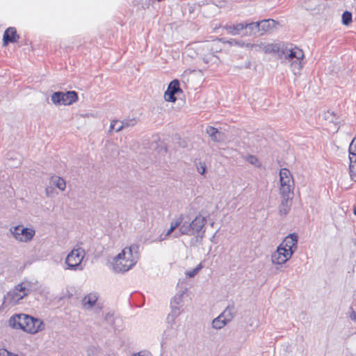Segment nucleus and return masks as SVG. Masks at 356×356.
<instances>
[{"mask_svg": "<svg viewBox=\"0 0 356 356\" xmlns=\"http://www.w3.org/2000/svg\"><path fill=\"white\" fill-rule=\"evenodd\" d=\"M12 238L19 243H29L33 241L36 230L33 225L24 226L22 224L12 225L9 228Z\"/></svg>", "mask_w": 356, "mask_h": 356, "instance_id": "obj_7", "label": "nucleus"}, {"mask_svg": "<svg viewBox=\"0 0 356 356\" xmlns=\"http://www.w3.org/2000/svg\"><path fill=\"white\" fill-rule=\"evenodd\" d=\"M279 175L280 195L291 196L294 189V181L291 172L287 168H282Z\"/></svg>", "mask_w": 356, "mask_h": 356, "instance_id": "obj_8", "label": "nucleus"}, {"mask_svg": "<svg viewBox=\"0 0 356 356\" xmlns=\"http://www.w3.org/2000/svg\"><path fill=\"white\" fill-rule=\"evenodd\" d=\"M232 45H238L239 47H246L247 43H245L243 41H238L236 40H232L229 42Z\"/></svg>", "mask_w": 356, "mask_h": 356, "instance_id": "obj_36", "label": "nucleus"}, {"mask_svg": "<svg viewBox=\"0 0 356 356\" xmlns=\"http://www.w3.org/2000/svg\"><path fill=\"white\" fill-rule=\"evenodd\" d=\"M207 134L210 136L211 140L215 142H220L223 140L222 134L213 127H208L206 129Z\"/></svg>", "mask_w": 356, "mask_h": 356, "instance_id": "obj_23", "label": "nucleus"}, {"mask_svg": "<svg viewBox=\"0 0 356 356\" xmlns=\"http://www.w3.org/2000/svg\"><path fill=\"white\" fill-rule=\"evenodd\" d=\"M245 29V24L240 23L236 25H232V26H226L225 29L227 30V33L232 34V35H238L241 33L242 30Z\"/></svg>", "mask_w": 356, "mask_h": 356, "instance_id": "obj_26", "label": "nucleus"}, {"mask_svg": "<svg viewBox=\"0 0 356 356\" xmlns=\"http://www.w3.org/2000/svg\"><path fill=\"white\" fill-rule=\"evenodd\" d=\"M0 356H17V355L13 354L6 349H0Z\"/></svg>", "mask_w": 356, "mask_h": 356, "instance_id": "obj_37", "label": "nucleus"}, {"mask_svg": "<svg viewBox=\"0 0 356 356\" xmlns=\"http://www.w3.org/2000/svg\"><path fill=\"white\" fill-rule=\"evenodd\" d=\"M236 314V308L233 305H228L220 314L227 323L231 322Z\"/></svg>", "mask_w": 356, "mask_h": 356, "instance_id": "obj_22", "label": "nucleus"}, {"mask_svg": "<svg viewBox=\"0 0 356 356\" xmlns=\"http://www.w3.org/2000/svg\"><path fill=\"white\" fill-rule=\"evenodd\" d=\"M196 168H197V172L203 175H204L205 172H206V165H205V163H203V162H198L196 163Z\"/></svg>", "mask_w": 356, "mask_h": 356, "instance_id": "obj_33", "label": "nucleus"}, {"mask_svg": "<svg viewBox=\"0 0 356 356\" xmlns=\"http://www.w3.org/2000/svg\"><path fill=\"white\" fill-rule=\"evenodd\" d=\"M137 120L135 118L124 119V120L121 121V123H118V126L116 127L115 131L119 132L123 129L132 127L135 126Z\"/></svg>", "mask_w": 356, "mask_h": 356, "instance_id": "obj_24", "label": "nucleus"}, {"mask_svg": "<svg viewBox=\"0 0 356 356\" xmlns=\"http://www.w3.org/2000/svg\"><path fill=\"white\" fill-rule=\"evenodd\" d=\"M278 50L275 54L282 60V62L286 64L293 58H298L302 50L291 44H278Z\"/></svg>", "mask_w": 356, "mask_h": 356, "instance_id": "obj_9", "label": "nucleus"}, {"mask_svg": "<svg viewBox=\"0 0 356 356\" xmlns=\"http://www.w3.org/2000/svg\"><path fill=\"white\" fill-rule=\"evenodd\" d=\"M86 257L85 250L79 246L74 247L66 255L63 264L65 270L82 271L84 269L83 262Z\"/></svg>", "mask_w": 356, "mask_h": 356, "instance_id": "obj_6", "label": "nucleus"}, {"mask_svg": "<svg viewBox=\"0 0 356 356\" xmlns=\"http://www.w3.org/2000/svg\"><path fill=\"white\" fill-rule=\"evenodd\" d=\"M133 356H152L149 352L141 351L138 353L134 354Z\"/></svg>", "mask_w": 356, "mask_h": 356, "instance_id": "obj_39", "label": "nucleus"}, {"mask_svg": "<svg viewBox=\"0 0 356 356\" xmlns=\"http://www.w3.org/2000/svg\"><path fill=\"white\" fill-rule=\"evenodd\" d=\"M35 289V284L29 280H23L10 289L3 297V304L15 306Z\"/></svg>", "mask_w": 356, "mask_h": 356, "instance_id": "obj_5", "label": "nucleus"}, {"mask_svg": "<svg viewBox=\"0 0 356 356\" xmlns=\"http://www.w3.org/2000/svg\"><path fill=\"white\" fill-rule=\"evenodd\" d=\"M353 212H354V214L356 216V207L354 208Z\"/></svg>", "mask_w": 356, "mask_h": 356, "instance_id": "obj_42", "label": "nucleus"}, {"mask_svg": "<svg viewBox=\"0 0 356 356\" xmlns=\"http://www.w3.org/2000/svg\"><path fill=\"white\" fill-rule=\"evenodd\" d=\"M182 216H180L177 218H174L172 222H170V228L167 230V232L164 234V236L163 237V234L161 235V241L162 240H165L166 239L170 234H172L173 233V232L175 231V229L176 228H177L178 227H180V226L181 225V222H182Z\"/></svg>", "mask_w": 356, "mask_h": 356, "instance_id": "obj_20", "label": "nucleus"}, {"mask_svg": "<svg viewBox=\"0 0 356 356\" xmlns=\"http://www.w3.org/2000/svg\"><path fill=\"white\" fill-rule=\"evenodd\" d=\"M245 160L254 167L259 168L261 164L257 156L254 155H248L245 156Z\"/></svg>", "mask_w": 356, "mask_h": 356, "instance_id": "obj_29", "label": "nucleus"}, {"mask_svg": "<svg viewBox=\"0 0 356 356\" xmlns=\"http://www.w3.org/2000/svg\"><path fill=\"white\" fill-rule=\"evenodd\" d=\"M8 325L13 329L21 330L29 334H36L45 329L44 321L26 314H15L10 317Z\"/></svg>", "mask_w": 356, "mask_h": 356, "instance_id": "obj_2", "label": "nucleus"}, {"mask_svg": "<svg viewBox=\"0 0 356 356\" xmlns=\"http://www.w3.org/2000/svg\"><path fill=\"white\" fill-rule=\"evenodd\" d=\"M352 22V14L348 11H345L342 15V23L344 25H348Z\"/></svg>", "mask_w": 356, "mask_h": 356, "instance_id": "obj_32", "label": "nucleus"}, {"mask_svg": "<svg viewBox=\"0 0 356 356\" xmlns=\"http://www.w3.org/2000/svg\"><path fill=\"white\" fill-rule=\"evenodd\" d=\"M206 223V217L198 214L191 222H183L179 227V232L175 233L174 237L178 238L181 235H196L195 241L201 243L205 232Z\"/></svg>", "mask_w": 356, "mask_h": 356, "instance_id": "obj_4", "label": "nucleus"}, {"mask_svg": "<svg viewBox=\"0 0 356 356\" xmlns=\"http://www.w3.org/2000/svg\"><path fill=\"white\" fill-rule=\"evenodd\" d=\"M50 182L61 191H64L66 188L65 181L64 180V179L59 176H52L51 177Z\"/></svg>", "mask_w": 356, "mask_h": 356, "instance_id": "obj_25", "label": "nucleus"}, {"mask_svg": "<svg viewBox=\"0 0 356 356\" xmlns=\"http://www.w3.org/2000/svg\"><path fill=\"white\" fill-rule=\"evenodd\" d=\"M118 123H121V121L113 120L111 122L108 129V134H111L112 131H115L116 127L118 126Z\"/></svg>", "mask_w": 356, "mask_h": 356, "instance_id": "obj_35", "label": "nucleus"}, {"mask_svg": "<svg viewBox=\"0 0 356 356\" xmlns=\"http://www.w3.org/2000/svg\"><path fill=\"white\" fill-rule=\"evenodd\" d=\"M282 201L279 207V212L282 215H286L289 213L291 207V196H282Z\"/></svg>", "mask_w": 356, "mask_h": 356, "instance_id": "obj_21", "label": "nucleus"}, {"mask_svg": "<svg viewBox=\"0 0 356 356\" xmlns=\"http://www.w3.org/2000/svg\"><path fill=\"white\" fill-rule=\"evenodd\" d=\"M18 38L19 36L17 34L16 29L13 27H10L4 32L3 37V45H7L8 42H15L17 41Z\"/></svg>", "mask_w": 356, "mask_h": 356, "instance_id": "obj_18", "label": "nucleus"}, {"mask_svg": "<svg viewBox=\"0 0 356 356\" xmlns=\"http://www.w3.org/2000/svg\"><path fill=\"white\" fill-rule=\"evenodd\" d=\"M257 24H259V22H252V23L245 24V29H249L254 33H256V31L259 32V26H252V25H257Z\"/></svg>", "mask_w": 356, "mask_h": 356, "instance_id": "obj_34", "label": "nucleus"}, {"mask_svg": "<svg viewBox=\"0 0 356 356\" xmlns=\"http://www.w3.org/2000/svg\"><path fill=\"white\" fill-rule=\"evenodd\" d=\"M140 258L139 247L132 244L124 247L111 262V268L115 273H125L131 269Z\"/></svg>", "mask_w": 356, "mask_h": 356, "instance_id": "obj_1", "label": "nucleus"}, {"mask_svg": "<svg viewBox=\"0 0 356 356\" xmlns=\"http://www.w3.org/2000/svg\"><path fill=\"white\" fill-rule=\"evenodd\" d=\"M327 114H328V115H332V114H333V113H332H332H331V112H327Z\"/></svg>", "mask_w": 356, "mask_h": 356, "instance_id": "obj_44", "label": "nucleus"}, {"mask_svg": "<svg viewBox=\"0 0 356 356\" xmlns=\"http://www.w3.org/2000/svg\"><path fill=\"white\" fill-rule=\"evenodd\" d=\"M350 318H351V319H353L354 321L356 320V314L355 312H353V314L350 316Z\"/></svg>", "mask_w": 356, "mask_h": 356, "instance_id": "obj_41", "label": "nucleus"}, {"mask_svg": "<svg viewBox=\"0 0 356 356\" xmlns=\"http://www.w3.org/2000/svg\"><path fill=\"white\" fill-rule=\"evenodd\" d=\"M277 23L271 19L261 20L259 22V24L254 25V26H259V31H261V34H264L266 32H268L274 29Z\"/></svg>", "mask_w": 356, "mask_h": 356, "instance_id": "obj_17", "label": "nucleus"}, {"mask_svg": "<svg viewBox=\"0 0 356 356\" xmlns=\"http://www.w3.org/2000/svg\"><path fill=\"white\" fill-rule=\"evenodd\" d=\"M305 8H306L307 9H312V8H311V7H309V6H305Z\"/></svg>", "mask_w": 356, "mask_h": 356, "instance_id": "obj_43", "label": "nucleus"}, {"mask_svg": "<svg viewBox=\"0 0 356 356\" xmlns=\"http://www.w3.org/2000/svg\"><path fill=\"white\" fill-rule=\"evenodd\" d=\"M183 312L179 311L177 309H170V312L168 314L166 317V323L168 328L172 330H177L179 326L178 324V317Z\"/></svg>", "mask_w": 356, "mask_h": 356, "instance_id": "obj_16", "label": "nucleus"}, {"mask_svg": "<svg viewBox=\"0 0 356 356\" xmlns=\"http://www.w3.org/2000/svg\"><path fill=\"white\" fill-rule=\"evenodd\" d=\"M277 43H266L263 42L257 43H247L246 47L256 51H264L266 54H275L278 49Z\"/></svg>", "mask_w": 356, "mask_h": 356, "instance_id": "obj_13", "label": "nucleus"}, {"mask_svg": "<svg viewBox=\"0 0 356 356\" xmlns=\"http://www.w3.org/2000/svg\"><path fill=\"white\" fill-rule=\"evenodd\" d=\"M305 58L304 53L300 54V56L298 58H293L291 60L288 61L286 64L287 65L291 71L293 72L294 75H299L300 72L303 67V59Z\"/></svg>", "mask_w": 356, "mask_h": 356, "instance_id": "obj_15", "label": "nucleus"}, {"mask_svg": "<svg viewBox=\"0 0 356 356\" xmlns=\"http://www.w3.org/2000/svg\"><path fill=\"white\" fill-rule=\"evenodd\" d=\"M203 268L202 263H200L195 268L191 270H187L186 272V275L189 277H193L196 275L199 271Z\"/></svg>", "mask_w": 356, "mask_h": 356, "instance_id": "obj_31", "label": "nucleus"}, {"mask_svg": "<svg viewBox=\"0 0 356 356\" xmlns=\"http://www.w3.org/2000/svg\"><path fill=\"white\" fill-rule=\"evenodd\" d=\"M228 323L220 315L215 318L211 323L212 327L215 330H220Z\"/></svg>", "mask_w": 356, "mask_h": 356, "instance_id": "obj_27", "label": "nucleus"}, {"mask_svg": "<svg viewBox=\"0 0 356 356\" xmlns=\"http://www.w3.org/2000/svg\"><path fill=\"white\" fill-rule=\"evenodd\" d=\"M349 173L351 180L356 181V162L350 161Z\"/></svg>", "mask_w": 356, "mask_h": 356, "instance_id": "obj_30", "label": "nucleus"}, {"mask_svg": "<svg viewBox=\"0 0 356 356\" xmlns=\"http://www.w3.org/2000/svg\"><path fill=\"white\" fill-rule=\"evenodd\" d=\"M182 90L180 88V83L177 79L172 81L164 92V99L168 102H175L177 101L176 95L181 94Z\"/></svg>", "mask_w": 356, "mask_h": 356, "instance_id": "obj_12", "label": "nucleus"}, {"mask_svg": "<svg viewBox=\"0 0 356 356\" xmlns=\"http://www.w3.org/2000/svg\"><path fill=\"white\" fill-rule=\"evenodd\" d=\"M104 318L106 321H108V323H112L113 320V314L110 313H106L105 314Z\"/></svg>", "mask_w": 356, "mask_h": 356, "instance_id": "obj_38", "label": "nucleus"}, {"mask_svg": "<svg viewBox=\"0 0 356 356\" xmlns=\"http://www.w3.org/2000/svg\"><path fill=\"white\" fill-rule=\"evenodd\" d=\"M184 292L177 293L171 299L170 309L183 312Z\"/></svg>", "mask_w": 356, "mask_h": 356, "instance_id": "obj_19", "label": "nucleus"}, {"mask_svg": "<svg viewBox=\"0 0 356 356\" xmlns=\"http://www.w3.org/2000/svg\"><path fill=\"white\" fill-rule=\"evenodd\" d=\"M85 118H89V117H95V115L92 113H86L84 115H83Z\"/></svg>", "mask_w": 356, "mask_h": 356, "instance_id": "obj_40", "label": "nucleus"}, {"mask_svg": "<svg viewBox=\"0 0 356 356\" xmlns=\"http://www.w3.org/2000/svg\"><path fill=\"white\" fill-rule=\"evenodd\" d=\"M51 100L55 105L69 106L77 102L78 95L75 91L55 92L51 95Z\"/></svg>", "mask_w": 356, "mask_h": 356, "instance_id": "obj_10", "label": "nucleus"}, {"mask_svg": "<svg viewBox=\"0 0 356 356\" xmlns=\"http://www.w3.org/2000/svg\"><path fill=\"white\" fill-rule=\"evenodd\" d=\"M349 160L350 162H356V138H354L349 146Z\"/></svg>", "mask_w": 356, "mask_h": 356, "instance_id": "obj_28", "label": "nucleus"}, {"mask_svg": "<svg viewBox=\"0 0 356 356\" xmlns=\"http://www.w3.org/2000/svg\"><path fill=\"white\" fill-rule=\"evenodd\" d=\"M82 305L85 309L93 310L99 312L102 309L103 304L99 300V296L97 293H90L82 300Z\"/></svg>", "mask_w": 356, "mask_h": 356, "instance_id": "obj_11", "label": "nucleus"}, {"mask_svg": "<svg viewBox=\"0 0 356 356\" xmlns=\"http://www.w3.org/2000/svg\"><path fill=\"white\" fill-rule=\"evenodd\" d=\"M217 43L215 42H204L203 44H200L201 48L204 50H207L209 52L208 54H203V60L206 63H213L218 64V58L214 55V52H218L217 48H214V46Z\"/></svg>", "mask_w": 356, "mask_h": 356, "instance_id": "obj_14", "label": "nucleus"}, {"mask_svg": "<svg viewBox=\"0 0 356 356\" xmlns=\"http://www.w3.org/2000/svg\"><path fill=\"white\" fill-rule=\"evenodd\" d=\"M298 235L291 234L285 237L270 256L271 263L278 269L286 264L297 250Z\"/></svg>", "mask_w": 356, "mask_h": 356, "instance_id": "obj_3", "label": "nucleus"}]
</instances>
